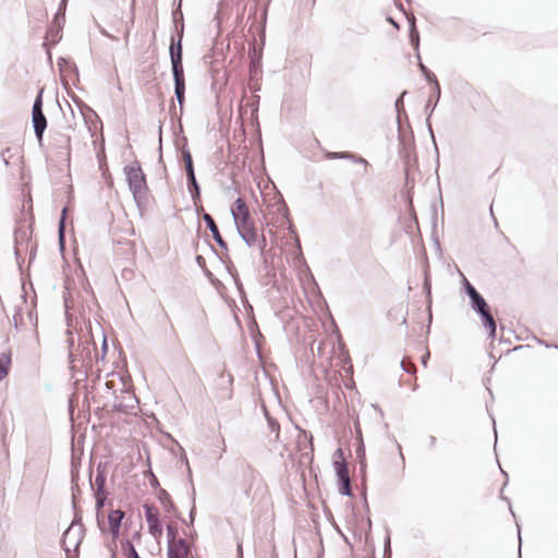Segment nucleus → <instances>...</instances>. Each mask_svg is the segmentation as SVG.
Here are the masks:
<instances>
[{
	"mask_svg": "<svg viewBox=\"0 0 558 558\" xmlns=\"http://www.w3.org/2000/svg\"><path fill=\"white\" fill-rule=\"evenodd\" d=\"M327 158H352L353 156L350 153H328L326 154Z\"/></svg>",
	"mask_w": 558,
	"mask_h": 558,
	"instance_id": "6ab92c4d",
	"label": "nucleus"
},
{
	"mask_svg": "<svg viewBox=\"0 0 558 558\" xmlns=\"http://www.w3.org/2000/svg\"><path fill=\"white\" fill-rule=\"evenodd\" d=\"M183 160H184L185 166L193 163L192 156H191L190 151H183Z\"/></svg>",
	"mask_w": 558,
	"mask_h": 558,
	"instance_id": "5701e85b",
	"label": "nucleus"
},
{
	"mask_svg": "<svg viewBox=\"0 0 558 558\" xmlns=\"http://www.w3.org/2000/svg\"><path fill=\"white\" fill-rule=\"evenodd\" d=\"M231 211L234 223L243 240L248 245H254L258 238L257 229L244 199L241 197L236 198L231 207Z\"/></svg>",
	"mask_w": 558,
	"mask_h": 558,
	"instance_id": "f03ea898",
	"label": "nucleus"
},
{
	"mask_svg": "<svg viewBox=\"0 0 558 558\" xmlns=\"http://www.w3.org/2000/svg\"><path fill=\"white\" fill-rule=\"evenodd\" d=\"M480 314L483 317L484 326L489 330V336L492 338H495V336H496V323L494 320L493 315L489 312V308L487 307L483 312H480Z\"/></svg>",
	"mask_w": 558,
	"mask_h": 558,
	"instance_id": "ddd939ff",
	"label": "nucleus"
},
{
	"mask_svg": "<svg viewBox=\"0 0 558 558\" xmlns=\"http://www.w3.org/2000/svg\"><path fill=\"white\" fill-rule=\"evenodd\" d=\"M466 291L472 300L473 306L478 312H483L484 310H486L488 307L485 300L480 295V293L475 290V288L473 286H471V283L469 281H466Z\"/></svg>",
	"mask_w": 558,
	"mask_h": 558,
	"instance_id": "9d476101",
	"label": "nucleus"
},
{
	"mask_svg": "<svg viewBox=\"0 0 558 558\" xmlns=\"http://www.w3.org/2000/svg\"><path fill=\"white\" fill-rule=\"evenodd\" d=\"M185 169H186V173H187V175H189V174L194 173L193 163H191V165H186V166H185Z\"/></svg>",
	"mask_w": 558,
	"mask_h": 558,
	"instance_id": "bb28decb",
	"label": "nucleus"
},
{
	"mask_svg": "<svg viewBox=\"0 0 558 558\" xmlns=\"http://www.w3.org/2000/svg\"><path fill=\"white\" fill-rule=\"evenodd\" d=\"M335 470L340 482L339 492L342 495L351 494L349 469L343 461H335Z\"/></svg>",
	"mask_w": 558,
	"mask_h": 558,
	"instance_id": "6e6552de",
	"label": "nucleus"
},
{
	"mask_svg": "<svg viewBox=\"0 0 558 558\" xmlns=\"http://www.w3.org/2000/svg\"><path fill=\"white\" fill-rule=\"evenodd\" d=\"M191 554V544L185 539H172L168 546V558H187Z\"/></svg>",
	"mask_w": 558,
	"mask_h": 558,
	"instance_id": "0eeeda50",
	"label": "nucleus"
},
{
	"mask_svg": "<svg viewBox=\"0 0 558 558\" xmlns=\"http://www.w3.org/2000/svg\"><path fill=\"white\" fill-rule=\"evenodd\" d=\"M204 221L206 222V226L211 231L213 238L217 241L218 244L223 245L222 238L220 235L219 229L214 220V218L209 214L204 215Z\"/></svg>",
	"mask_w": 558,
	"mask_h": 558,
	"instance_id": "f8f14e48",
	"label": "nucleus"
},
{
	"mask_svg": "<svg viewBox=\"0 0 558 558\" xmlns=\"http://www.w3.org/2000/svg\"><path fill=\"white\" fill-rule=\"evenodd\" d=\"M170 56H171V62H182V47H181L180 43L177 47L171 45Z\"/></svg>",
	"mask_w": 558,
	"mask_h": 558,
	"instance_id": "2eb2a0df",
	"label": "nucleus"
},
{
	"mask_svg": "<svg viewBox=\"0 0 558 558\" xmlns=\"http://www.w3.org/2000/svg\"><path fill=\"white\" fill-rule=\"evenodd\" d=\"M51 149H53L56 154L70 159L72 149L71 136L63 132L56 133L53 142L51 143Z\"/></svg>",
	"mask_w": 558,
	"mask_h": 558,
	"instance_id": "423d86ee",
	"label": "nucleus"
},
{
	"mask_svg": "<svg viewBox=\"0 0 558 558\" xmlns=\"http://www.w3.org/2000/svg\"><path fill=\"white\" fill-rule=\"evenodd\" d=\"M66 211H68V209L63 208L61 220H60V223H59V233H60V238L61 239L63 238V233H64V220H65Z\"/></svg>",
	"mask_w": 558,
	"mask_h": 558,
	"instance_id": "aec40b11",
	"label": "nucleus"
},
{
	"mask_svg": "<svg viewBox=\"0 0 558 558\" xmlns=\"http://www.w3.org/2000/svg\"><path fill=\"white\" fill-rule=\"evenodd\" d=\"M187 177H189V181L195 187V190H198V186H197V183H196V179H195V174L192 173V174H189Z\"/></svg>",
	"mask_w": 558,
	"mask_h": 558,
	"instance_id": "393cba45",
	"label": "nucleus"
},
{
	"mask_svg": "<svg viewBox=\"0 0 558 558\" xmlns=\"http://www.w3.org/2000/svg\"><path fill=\"white\" fill-rule=\"evenodd\" d=\"M43 93L44 89H40L35 99L32 111L34 131L39 144L43 142L44 132L47 128V119L43 112Z\"/></svg>",
	"mask_w": 558,
	"mask_h": 558,
	"instance_id": "7ed1b4c3",
	"label": "nucleus"
},
{
	"mask_svg": "<svg viewBox=\"0 0 558 558\" xmlns=\"http://www.w3.org/2000/svg\"><path fill=\"white\" fill-rule=\"evenodd\" d=\"M236 487L253 505L254 523L258 525L262 521H265L272 526L275 510L270 489L257 470L251 464L243 466L236 481Z\"/></svg>",
	"mask_w": 558,
	"mask_h": 558,
	"instance_id": "f257e3e1",
	"label": "nucleus"
},
{
	"mask_svg": "<svg viewBox=\"0 0 558 558\" xmlns=\"http://www.w3.org/2000/svg\"><path fill=\"white\" fill-rule=\"evenodd\" d=\"M129 558H140L135 547L129 543Z\"/></svg>",
	"mask_w": 558,
	"mask_h": 558,
	"instance_id": "4be33fe9",
	"label": "nucleus"
},
{
	"mask_svg": "<svg viewBox=\"0 0 558 558\" xmlns=\"http://www.w3.org/2000/svg\"><path fill=\"white\" fill-rule=\"evenodd\" d=\"M187 177H189V181L195 187V190H198V186H197V183H196V179H195V174L192 173V174H189Z\"/></svg>",
	"mask_w": 558,
	"mask_h": 558,
	"instance_id": "b1692460",
	"label": "nucleus"
},
{
	"mask_svg": "<svg viewBox=\"0 0 558 558\" xmlns=\"http://www.w3.org/2000/svg\"><path fill=\"white\" fill-rule=\"evenodd\" d=\"M145 517L148 525V532L156 538H159L162 535V525L159 521V512L158 509L145 505Z\"/></svg>",
	"mask_w": 558,
	"mask_h": 558,
	"instance_id": "39448f33",
	"label": "nucleus"
},
{
	"mask_svg": "<svg viewBox=\"0 0 558 558\" xmlns=\"http://www.w3.org/2000/svg\"><path fill=\"white\" fill-rule=\"evenodd\" d=\"M184 92H185V83H177L175 84V96L180 106H183L184 102Z\"/></svg>",
	"mask_w": 558,
	"mask_h": 558,
	"instance_id": "dca6fc26",
	"label": "nucleus"
},
{
	"mask_svg": "<svg viewBox=\"0 0 558 558\" xmlns=\"http://www.w3.org/2000/svg\"><path fill=\"white\" fill-rule=\"evenodd\" d=\"M12 362V352L8 350L0 354V380L7 377Z\"/></svg>",
	"mask_w": 558,
	"mask_h": 558,
	"instance_id": "9b49d317",
	"label": "nucleus"
},
{
	"mask_svg": "<svg viewBox=\"0 0 558 558\" xmlns=\"http://www.w3.org/2000/svg\"><path fill=\"white\" fill-rule=\"evenodd\" d=\"M429 357V352L427 350H425L423 356H422V363L424 366H426V363H427V360Z\"/></svg>",
	"mask_w": 558,
	"mask_h": 558,
	"instance_id": "a878e982",
	"label": "nucleus"
},
{
	"mask_svg": "<svg viewBox=\"0 0 558 558\" xmlns=\"http://www.w3.org/2000/svg\"><path fill=\"white\" fill-rule=\"evenodd\" d=\"M174 76V83H185L182 62H171Z\"/></svg>",
	"mask_w": 558,
	"mask_h": 558,
	"instance_id": "4468645a",
	"label": "nucleus"
},
{
	"mask_svg": "<svg viewBox=\"0 0 558 558\" xmlns=\"http://www.w3.org/2000/svg\"><path fill=\"white\" fill-rule=\"evenodd\" d=\"M360 161L365 163V166H367V161L365 159L361 158Z\"/></svg>",
	"mask_w": 558,
	"mask_h": 558,
	"instance_id": "cd10ccee",
	"label": "nucleus"
},
{
	"mask_svg": "<svg viewBox=\"0 0 558 558\" xmlns=\"http://www.w3.org/2000/svg\"><path fill=\"white\" fill-rule=\"evenodd\" d=\"M401 365L403 369L408 373L414 374L416 371L415 365L413 364L410 357L403 359Z\"/></svg>",
	"mask_w": 558,
	"mask_h": 558,
	"instance_id": "f3484780",
	"label": "nucleus"
},
{
	"mask_svg": "<svg viewBox=\"0 0 558 558\" xmlns=\"http://www.w3.org/2000/svg\"><path fill=\"white\" fill-rule=\"evenodd\" d=\"M128 182L134 195H140L146 189V180L138 166H132L126 171Z\"/></svg>",
	"mask_w": 558,
	"mask_h": 558,
	"instance_id": "20e7f679",
	"label": "nucleus"
},
{
	"mask_svg": "<svg viewBox=\"0 0 558 558\" xmlns=\"http://www.w3.org/2000/svg\"><path fill=\"white\" fill-rule=\"evenodd\" d=\"M478 100H480V102L477 104L478 108H481L485 104L488 106H492V101L487 96H483V97L478 96Z\"/></svg>",
	"mask_w": 558,
	"mask_h": 558,
	"instance_id": "412c9836",
	"label": "nucleus"
},
{
	"mask_svg": "<svg viewBox=\"0 0 558 558\" xmlns=\"http://www.w3.org/2000/svg\"><path fill=\"white\" fill-rule=\"evenodd\" d=\"M124 518V512L122 510H112L108 515V524L109 531L113 537V539L118 538L120 535L121 522Z\"/></svg>",
	"mask_w": 558,
	"mask_h": 558,
	"instance_id": "1a4fd4ad",
	"label": "nucleus"
},
{
	"mask_svg": "<svg viewBox=\"0 0 558 558\" xmlns=\"http://www.w3.org/2000/svg\"><path fill=\"white\" fill-rule=\"evenodd\" d=\"M271 433L275 435V440H279L280 437V425L277 422H269Z\"/></svg>",
	"mask_w": 558,
	"mask_h": 558,
	"instance_id": "a211bd4d",
	"label": "nucleus"
}]
</instances>
